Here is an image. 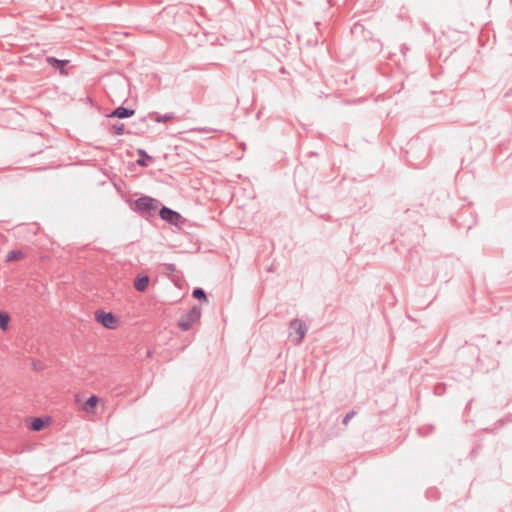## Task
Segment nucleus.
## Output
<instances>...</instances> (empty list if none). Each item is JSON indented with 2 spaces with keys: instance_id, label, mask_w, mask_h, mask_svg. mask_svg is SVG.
I'll return each mask as SVG.
<instances>
[{
  "instance_id": "nucleus-18",
  "label": "nucleus",
  "mask_w": 512,
  "mask_h": 512,
  "mask_svg": "<svg viewBox=\"0 0 512 512\" xmlns=\"http://www.w3.org/2000/svg\"><path fill=\"white\" fill-rule=\"evenodd\" d=\"M445 391V387L442 384H439L435 387V392L439 395L443 394Z\"/></svg>"
},
{
  "instance_id": "nucleus-12",
  "label": "nucleus",
  "mask_w": 512,
  "mask_h": 512,
  "mask_svg": "<svg viewBox=\"0 0 512 512\" xmlns=\"http://www.w3.org/2000/svg\"><path fill=\"white\" fill-rule=\"evenodd\" d=\"M10 317L6 312L0 311V329L5 331L8 329Z\"/></svg>"
},
{
  "instance_id": "nucleus-14",
  "label": "nucleus",
  "mask_w": 512,
  "mask_h": 512,
  "mask_svg": "<svg viewBox=\"0 0 512 512\" xmlns=\"http://www.w3.org/2000/svg\"><path fill=\"white\" fill-rule=\"evenodd\" d=\"M172 119H174V114L173 113H167V114H164V115H157L154 118V121H156L158 123H165V122L171 121Z\"/></svg>"
},
{
  "instance_id": "nucleus-15",
  "label": "nucleus",
  "mask_w": 512,
  "mask_h": 512,
  "mask_svg": "<svg viewBox=\"0 0 512 512\" xmlns=\"http://www.w3.org/2000/svg\"><path fill=\"white\" fill-rule=\"evenodd\" d=\"M111 131L115 135H123L125 133V126L123 123H116L112 125Z\"/></svg>"
},
{
  "instance_id": "nucleus-8",
  "label": "nucleus",
  "mask_w": 512,
  "mask_h": 512,
  "mask_svg": "<svg viewBox=\"0 0 512 512\" xmlns=\"http://www.w3.org/2000/svg\"><path fill=\"white\" fill-rule=\"evenodd\" d=\"M149 285V277L146 275L139 276L135 279L134 286L137 291L143 292Z\"/></svg>"
},
{
  "instance_id": "nucleus-6",
  "label": "nucleus",
  "mask_w": 512,
  "mask_h": 512,
  "mask_svg": "<svg viewBox=\"0 0 512 512\" xmlns=\"http://www.w3.org/2000/svg\"><path fill=\"white\" fill-rule=\"evenodd\" d=\"M134 114H135V110L120 106V107L116 108L114 111H112L111 114L109 115V117L124 119V118H129V117L133 116Z\"/></svg>"
},
{
  "instance_id": "nucleus-7",
  "label": "nucleus",
  "mask_w": 512,
  "mask_h": 512,
  "mask_svg": "<svg viewBox=\"0 0 512 512\" xmlns=\"http://www.w3.org/2000/svg\"><path fill=\"white\" fill-rule=\"evenodd\" d=\"M46 61L52 67L59 69L61 74L67 75V72L64 71V67L69 63V60H60L55 57H47Z\"/></svg>"
},
{
  "instance_id": "nucleus-10",
  "label": "nucleus",
  "mask_w": 512,
  "mask_h": 512,
  "mask_svg": "<svg viewBox=\"0 0 512 512\" xmlns=\"http://www.w3.org/2000/svg\"><path fill=\"white\" fill-rule=\"evenodd\" d=\"M98 401L99 400H98L97 396H95V395L90 396L84 403V407H83L84 410L86 412H92L95 409V407L97 406Z\"/></svg>"
},
{
  "instance_id": "nucleus-3",
  "label": "nucleus",
  "mask_w": 512,
  "mask_h": 512,
  "mask_svg": "<svg viewBox=\"0 0 512 512\" xmlns=\"http://www.w3.org/2000/svg\"><path fill=\"white\" fill-rule=\"evenodd\" d=\"M133 209L140 213L151 214L157 209L156 200L149 196H142L135 200Z\"/></svg>"
},
{
  "instance_id": "nucleus-9",
  "label": "nucleus",
  "mask_w": 512,
  "mask_h": 512,
  "mask_svg": "<svg viewBox=\"0 0 512 512\" xmlns=\"http://www.w3.org/2000/svg\"><path fill=\"white\" fill-rule=\"evenodd\" d=\"M24 257H25V253L23 251H21V250H11L6 255L5 261L6 262L18 261V260H22Z\"/></svg>"
},
{
  "instance_id": "nucleus-11",
  "label": "nucleus",
  "mask_w": 512,
  "mask_h": 512,
  "mask_svg": "<svg viewBox=\"0 0 512 512\" xmlns=\"http://www.w3.org/2000/svg\"><path fill=\"white\" fill-rule=\"evenodd\" d=\"M138 155L141 157V158H139V159L137 160V164H138V165H140V166H146V165H147V163H146L145 159H148V160H150V161H152V160H153V158H152L150 155H148V154L146 153V151H145V150H143V149H139V150H138Z\"/></svg>"
},
{
  "instance_id": "nucleus-4",
  "label": "nucleus",
  "mask_w": 512,
  "mask_h": 512,
  "mask_svg": "<svg viewBox=\"0 0 512 512\" xmlns=\"http://www.w3.org/2000/svg\"><path fill=\"white\" fill-rule=\"evenodd\" d=\"M96 320L108 329H115L118 324V319L110 312L97 311Z\"/></svg>"
},
{
  "instance_id": "nucleus-16",
  "label": "nucleus",
  "mask_w": 512,
  "mask_h": 512,
  "mask_svg": "<svg viewBox=\"0 0 512 512\" xmlns=\"http://www.w3.org/2000/svg\"><path fill=\"white\" fill-rule=\"evenodd\" d=\"M192 296L199 300H207L206 293L202 288H195L193 290Z\"/></svg>"
},
{
  "instance_id": "nucleus-2",
  "label": "nucleus",
  "mask_w": 512,
  "mask_h": 512,
  "mask_svg": "<svg viewBox=\"0 0 512 512\" xmlns=\"http://www.w3.org/2000/svg\"><path fill=\"white\" fill-rule=\"evenodd\" d=\"M289 328H290L289 337L292 338L293 332H294L296 334V338H295L294 342L296 345H299L305 338V335L308 330L305 322L300 319H293L289 324Z\"/></svg>"
},
{
  "instance_id": "nucleus-19",
  "label": "nucleus",
  "mask_w": 512,
  "mask_h": 512,
  "mask_svg": "<svg viewBox=\"0 0 512 512\" xmlns=\"http://www.w3.org/2000/svg\"><path fill=\"white\" fill-rule=\"evenodd\" d=\"M195 131L202 132V133H210V132H214L215 129H211V128H196Z\"/></svg>"
},
{
  "instance_id": "nucleus-17",
  "label": "nucleus",
  "mask_w": 512,
  "mask_h": 512,
  "mask_svg": "<svg viewBox=\"0 0 512 512\" xmlns=\"http://www.w3.org/2000/svg\"><path fill=\"white\" fill-rule=\"evenodd\" d=\"M355 414H356V413H355V411H350V412H348V413L344 416V418H343V420H342V423H343L344 425H347V424L349 423V421L354 417V415H355Z\"/></svg>"
},
{
  "instance_id": "nucleus-5",
  "label": "nucleus",
  "mask_w": 512,
  "mask_h": 512,
  "mask_svg": "<svg viewBox=\"0 0 512 512\" xmlns=\"http://www.w3.org/2000/svg\"><path fill=\"white\" fill-rule=\"evenodd\" d=\"M159 216L161 219L172 225H178L182 221V216L177 211H174L166 206H163L160 209Z\"/></svg>"
},
{
  "instance_id": "nucleus-21",
  "label": "nucleus",
  "mask_w": 512,
  "mask_h": 512,
  "mask_svg": "<svg viewBox=\"0 0 512 512\" xmlns=\"http://www.w3.org/2000/svg\"><path fill=\"white\" fill-rule=\"evenodd\" d=\"M415 168H422L423 163H412Z\"/></svg>"
},
{
  "instance_id": "nucleus-20",
  "label": "nucleus",
  "mask_w": 512,
  "mask_h": 512,
  "mask_svg": "<svg viewBox=\"0 0 512 512\" xmlns=\"http://www.w3.org/2000/svg\"><path fill=\"white\" fill-rule=\"evenodd\" d=\"M167 268H168V270H170V271H174V270H175V265H174V264H168V265H167Z\"/></svg>"
},
{
  "instance_id": "nucleus-1",
  "label": "nucleus",
  "mask_w": 512,
  "mask_h": 512,
  "mask_svg": "<svg viewBox=\"0 0 512 512\" xmlns=\"http://www.w3.org/2000/svg\"><path fill=\"white\" fill-rule=\"evenodd\" d=\"M202 310L198 306H193L186 314L182 315L178 321V327L182 331H188L193 324L200 320Z\"/></svg>"
},
{
  "instance_id": "nucleus-13",
  "label": "nucleus",
  "mask_w": 512,
  "mask_h": 512,
  "mask_svg": "<svg viewBox=\"0 0 512 512\" xmlns=\"http://www.w3.org/2000/svg\"><path fill=\"white\" fill-rule=\"evenodd\" d=\"M45 426V420L42 418H35L30 425V428L34 431H40Z\"/></svg>"
}]
</instances>
